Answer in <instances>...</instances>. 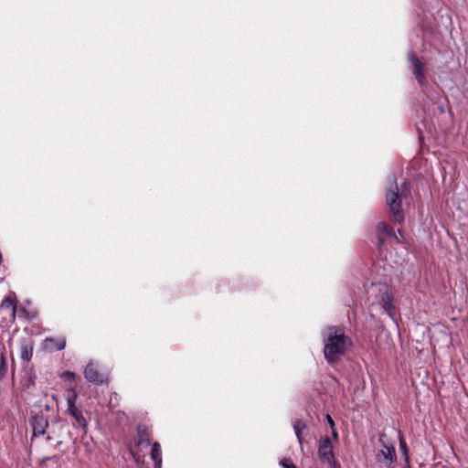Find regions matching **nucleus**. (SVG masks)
I'll return each mask as SVG.
<instances>
[{
  "label": "nucleus",
  "instance_id": "20e7f679",
  "mask_svg": "<svg viewBox=\"0 0 468 468\" xmlns=\"http://www.w3.org/2000/svg\"><path fill=\"white\" fill-rule=\"evenodd\" d=\"M70 437L69 425L64 421H57L52 424L48 439L57 441V444L59 446L64 441H69Z\"/></svg>",
  "mask_w": 468,
  "mask_h": 468
},
{
  "label": "nucleus",
  "instance_id": "9b49d317",
  "mask_svg": "<svg viewBox=\"0 0 468 468\" xmlns=\"http://www.w3.org/2000/svg\"><path fill=\"white\" fill-rule=\"evenodd\" d=\"M410 60L411 63V69L415 78L417 79L420 84L423 83L424 80V73H423V64L419 60V58L414 54H410Z\"/></svg>",
  "mask_w": 468,
  "mask_h": 468
},
{
  "label": "nucleus",
  "instance_id": "6ab92c4d",
  "mask_svg": "<svg viewBox=\"0 0 468 468\" xmlns=\"http://www.w3.org/2000/svg\"><path fill=\"white\" fill-rule=\"evenodd\" d=\"M378 229L386 234H388V235L390 234L388 226L384 222L378 223Z\"/></svg>",
  "mask_w": 468,
  "mask_h": 468
},
{
  "label": "nucleus",
  "instance_id": "412c9836",
  "mask_svg": "<svg viewBox=\"0 0 468 468\" xmlns=\"http://www.w3.org/2000/svg\"><path fill=\"white\" fill-rule=\"evenodd\" d=\"M399 447H400V450L403 452V454L407 457V455H408V448H407L405 441L402 438L399 441Z\"/></svg>",
  "mask_w": 468,
  "mask_h": 468
},
{
  "label": "nucleus",
  "instance_id": "6e6552de",
  "mask_svg": "<svg viewBox=\"0 0 468 468\" xmlns=\"http://www.w3.org/2000/svg\"><path fill=\"white\" fill-rule=\"evenodd\" d=\"M66 346V339L63 336L47 337L42 343V348L47 352L60 351Z\"/></svg>",
  "mask_w": 468,
  "mask_h": 468
},
{
  "label": "nucleus",
  "instance_id": "f03ea898",
  "mask_svg": "<svg viewBox=\"0 0 468 468\" xmlns=\"http://www.w3.org/2000/svg\"><path fill=\"white\" fill-rule=\"evenodd\" d=\"M386 201L394 220L398 223L402 222L404 215L401 209V198L399 195V188L395 180H392V186L387 191Z\"/></svg>",
  "mask_w": 468,
  "mask_h": 468
},
{
  "label": "nucleus",
  "instance_id": "1a4fd4ad",
  "mask_svg": "<svg viewBox=\"0 0 468 468\" xmlns=\"http://www.w3.org/2000/svg\"><path fill=\"white\" fill-rule=\"evenodd\" d=\"M20 356L26 361L29 362L33 356L34 341L31 337H23L20 339Z\"/></svg>",
  "mask_w": 468,
  "mask_h": 468
},
{
  "label": "nucleus",
  "instance_id": "f8f14e48",
  "mask_svg": "<svg viewBox=\"0 0 468 468\" xmlns=\"http://www.w3.org/2000/svg\"><path fill=\"white\" fill-rule=\"evenodd\" d=\"M33 433L34 435H42L45 433L46 429L48 427V420L43 416H35L32 420Z\"/></svg>",
  "mask_w": 468,
  "mask_h": 468
},
{
  "label": "nucleus",
  "instance_id": "b1692460",
  "mask_svg": "<svg viewBox=\"0 0 468 468\" xmlns=\"http://www.w3.org/2000/svg\"><path fill=\"white\" fill-rule=\"evenodd\" d=\"M133 455L134 460H135L136 462H138L139 460H138L137 456H136L135 454H133Z\"/></svg>",
  "mask_w": 468,
  "mask_h": 468
},
{
  "label": "nucleus",
  "instance_id": "39448f33",
  "mask_svg": "<svg viewBox=\"0 0 468 468\" xmlns=\"http://www.w3.org/2000/svg\"><path fill=\"white\" fill-rule=\"evenodd\" d=\"M376 460L386 467L391 468L397 461L395 448L392 445L383 443L382 448L376 454Z\"/></svg>",
  "mask_w": 468,
  "mask_h": 468
},
{
  "label": "nucleus",
  "instance_id": "4468645a",
  "mask_svg": "<svg viewBox=\"0 0 468 468\" xmlns=\"http://www.w3.org/2000/svg\"><path fill=\"white\" fill-rule=\"evenodd\" d=\"M383 308L391 318H394L395 308L388 293L383 297Z\"/></svg>",
  "mask_w": 468,
  "mask_h": 468
},
{
  "label": "nucleus",
  "instance_id": "f257e3e1",
  "mask_svg": "<svg viewBox=\"0 0 468 468\" xmlns=\"http://www.w3.org/2000/svg\"><path fill=\"white\" fill-rule=\"evenodd\" d=\"M324 355L329 363L335 362L351 346V340L339 326H330L324 333Z\"/></svg>",
  "mask_w": 468,
  "mask_h": 468
},
{
  "label": "nucleus",
  "instance_id": "aec40b11",
  "mask_svg": "<svg viewBox=\"0 0 468 468\" xmlns=\"http://www.w3.org/2000/svg\"><path fill=\"white\" fill-rule=\"evenodd\" d=\"M62 377L67 381H74L76 375L73 372L67 371L63 373Z\"/></svg>",
  "mask_w": 468,
  "mask_h": 468
},
{
  "label": "nucleus",
  "instance_id": "2eb2a0df",
  "mask_svg": "<svg viewBox=\"0 0 468 468\" xmlns=\"http://www.w3.org/2000/svg\"><path fill=\"white\" fill-rule=\"evenodd\" d=\"M305 428H306L305 423L301 420H296L293 423V429H294L295 434L297 436V439H298L300 444H302V442H303L302 431Z\"/></svg>",
  "mask_w": 468,
  "mask_h": 468
},
{
  "label": "nucleus",
  "instance_id": "423d86ee",
  "mask_svg": "<svg viewBox=\"0 0 468 468\" xmlns=\"http://www.w3.org/2000/svg\"><path fill=\"white\" fill-rule=\"evenodd\" d=\"M16 313V297L7 296L5 297L0 305V314H3V318L10 323L15 322Z\"/></svg>",
  "mask_w": 468,
  "mask_h": 468
},
{
  "label": "nucleus",
  "instance_id": "dca6fc26",
  "mask_svg": "<svg viewBox=\"0 0 468 468\" xmlns=\"http://www.w3.org/2000/svg\"><path fill=\"white\" fill-rule=\"evenodd\" d=\"M137 445L138 446H147L150 443L149 434L148 431L144 429L143 431H139L138 433V440H137Z\"/></svg>",
  "mask_w": 468,
  "mask_h": 468
},
{
  "label": "nucleus",
  "instance_id": "f3484780",
  "mask_svg": "<svg viewBox=\"0 0 468 468\" xmlns=\"http://www.w3.org/2000/svg\"><path fill=\"white\" fill-rule=\"evenodd\" d=\"M7 369L6 361L4 356H1V365H0V378L5 377Z\"/></svg>",
  "mask_w": 468,
  "mask_h": 468
},
{
  "label": "nucleus",
  "instance_id": "7ed1b4c3",
  "mask_svg": "<svg viewBox=\"0 0 468 468\" xmlns=\"http://www.w3.org/2000/svg\"><path fill=\"white\" fill-rule=\"evenodd\" d=\"M318 455L323 463H328L331 468H338L333 452V443L329 437L321 440L318 448Z\"/></svg>",
  "mask_w": 468,
  "mask_h": 468
},
{
  "label": "nucleus",
  "instance_id": "0eeeda50",
  "mask_svg": "<svg viewBox=\"0 0 468 468\" xmlns=\"http://www.w3.org/2000/svg\"><path fill=\"white\" fill-rule=\"evenodd\" d=\"M77 394L74 390L71 391V395L68 397V409L67 411L76 420L80 426H86V420L83 417L81 411L76 407L75 402Z\"/></svg>",
  "mask_w": 468,
  "mask_h": 468
},
{
  "label": "nucleus",
  "instance_id": "9d476101",
  "mask_svg": "<svg viewBox=\"0 0 468 468\" xmlns=\"http://www.w3.org/2000/svg\"><path fill=\"white\" fill-rule=\"evenodd\" d=\"M84 376L90 382L95 384H101L103 382V376L98 371L97 366L93 363H89L84 369Z\"/></svg>",
  "mask_w": 468,
  "mask_h": 468
},
{
  "label": "nucleus",
  "instance_id": "ddd939ff",
  "mask_svg": "<svg viewBox=\"0 0 468 468\" xmlns=\"http://www.w3.org/2000/svg\"><path fill=\"white\" fill-rule=\"evenodd\" d=\"M151 458L154 462L155 468H161L162 466V454L161 446L158 442H154L152 445Z\"/></svg>",
  "mask_w": 468,
  "mask_h": 468
},
{
  "label": "nucleus",
  "instance_id": "5701e85b",
  "mask_svg": "<svg viewBox=\"0 0 468 468\" xmlns=\"http://www.w3.org/2000/svg\"><path fill=\"white\" fill-rule=\"evenodd\" d=\"M333 437H334L335 440H337V438H338V434H337L336 431L335 430V428L333 429Z\"/></svg>",
  "mask_w": 468,
  "mask_h": 468
},
{
  "label": "nucleus",
  "instance_id": "a211bd4d",
  "mask_svg": "<svg viewBox=\"0 0 468 468\" xmlns=\"http://www.w3.org/2000/svg\"><path fill=\"white\" fill-rule=\"evenodd\" d=\"M280 463L282 468H297L289 459L286 458L282 459Z\"/></svg>",
  "mask_w": 468,
  "mask_h": 468
},
{
  "label": "nucleus",
  "instance_id": "4be33fe9",
  "mask_svg": "<svg viewBox=\"0 0 468 468\" xmlns=\"http://www.w3.org/2000/svg\"><path fill=\"white\" fill-rule=\"evenodd\" d=\"M326 420H327V422L330 425V427L332 429H334L335 428V422H334L333 419L331 418V416L330 415H326Z\"/></svg>",
  "mask_w": 468,
  "mask_h": 468
}]
</instances>
